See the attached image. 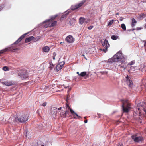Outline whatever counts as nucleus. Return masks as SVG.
<instances>
[{
	"instance_id": "1",
	"label": "nucleus",
	"mask_w": 146,
	"mask_h": 146,
	"mask_svg": "<svg viewBox=\"0 0 146 146\" xmlns=\"http://www.w3.org/2000/svg\"><path fill=\"white\" fill-rule=\"evenodd\" d=\"M113 58H115V61L123 62H125V58L124 56L121 51H119L113 56Z\"/></svg>"
},
{
	"instance_id": "2",
	"label": "nucleus",
	"mask_w": 146,
	"mask_h": 146,
	"mask_svg": "<svg viewBox=\"0 0 146 146\" xmlns=\"http://www.w3.org/2000/svg\"><path fill=\"white\" fill-rule=\"evenodd\" d=\"M57 23L56 21H53L49 19L46 20L43 22L44 27L45 28L51 27L55 26L56 25Z\"/></svg>"
},
{
	"instance_id": "3",
	"label": "nucleus",
	"mask_w": 146,
	"mask_h": 146,
	"mask_svg": "<svg viewBox=\"0 0 146 146\" xmlns=\"http://www.w3.org/2000/svg\"><path fill=\"white\" fill-rule=\"evenodd\" d=\"M137 113L140 114L143 111H145L146 110V104L145 103L138 104L137 108Z\"/></svg>"
},
{
	"instance_id": "4",
	"label": "nucleus",
	"mask_w": 146,
	"mask_h": 146,
	"mask_svg": "<svg viewBox=\"0 0 146 146\" xmlns=\"http://www.w3.org/2000/svg\"><path fill=\"white\" fill-rule=\"evenodd\" d=\"M130 104L127 100L123 101L122 105L123 110L124 112L127 113L130 108Z\"/></svg>"
},
{
	"instance_id": "5",
	"label": "nucleus",
	"mask_w": 146,
	"mask_h": 146,
	"mask_svg": "<svg viewBox=\"0 0 146 146\" xmlns=\"http://www.w3.org/2000/svg\"><path fill=\"white\" fill-rule=\"evenodd\" d=\"M131 138L135 143H138L142 141L143 140V138L141 136H138L137 134L133 135Z\"/></svg>"
},
{
	"instance_id": "6",
	"label": "nucleus",
	"mask_w": 146,
	"mask_h": 146,
	"mask_svg": "<svg viewBox=\"0 0 146 146\" xmlns=\"http://www.w3.org/2000/svg\"><path fill=\"white\" fill-rule=\"evenodd\" d=\"M102 45L104 49H103L102 50L105 52H106L107 51V49L110 47V44L108 41L106 39H105L103 43H102Z\"/></svg>"
},
{
	"instance_id": "7",
	"label": "nucleus",
	"mask_w": 146,
	"mask_h": 146,
	"mask_svg": "<svg viewBox=\"0 0 146 146\" xmlns=\"http://www.w3.org/2000/svg\"><path fill=\"white\" fill-rule=\"evenodd\" d=\"M28 115H27L23 114L21 115L20 118H19V121L20 122H25L28 119Z\"/></svg>"
},
{
	"instance_id": "8",
	"label": "nucleus",
	"mask_w": 146,
	"mask_h": 146,
	"mask_svg": "<svg viewBox=\"0 0 146 146\" xmlns=\"http://www.w3.org/2000/svg\"><path fill=\"white\" fill-rule=\"evenodd\" d=\"M69 112L68 110H66L65 111L62 110L60 113V116L63 118H66L67 116L69 117Z\"/></svg>"
},
{
	"instance_id": "9",
	"label": "nucleus",
	"mask_w": 146,
	"mask_h": 146,
	"mask_svg": "<svg viewBox=\"0 0 146 146\" xmlns=\"http://www.w3.org/2000/svg\"><path fill=\"white\" fill-rule=\"evenodd\" d=\"M64 64L65 62L64 61H62L59 63L57 65H56L55 69L57 71H58L62 68L64 67Z\"/></svg>"
},
{
	"instance_id": "10",
	"label": "nucleus",
	"mask_w": 146,
	"mask_h": 146,
	"mask_svg": "<svg viewBox=\"0 0 146 146\" xmlns=\"http://www.w3.org/2000/svg\"><path fill=\"white\" fill-rule=\"evenodd\" d=\"M19 76L22 80L25 79L28 77V74L26 72V70H23V72L20 73Z\"/></svg>"
},
{
	"instance_id": "11",
	"label": "nucleus",
	"mask_w": 146,
	"mask_h": 146,
	"mask_svg": "<svg viewBox=\"0 0 146 146\" xmlns=\"http://www.w3.org/2000/svg\"><path fill=\"white\" fill-rule=\"evenodd\" d=\"M126 82L130 87H131L133 86V82L131 79L130 77H129L127 75L126 77Z\"/></svg>"
},
{
	"instance_id": "12",
	"label": "nucleus",
	"mask_w": 146,
	"mask_h": 146,
	"mask_svg": "<svg viewBox=\"0 0 146 146\" xmlns=\"http://www.w3.org/2000/svg\"><path fill=\"white\" fill-rule=\"evenodd\" d=\"M86 0H83L80 3L77 4L74 6V8H72V10L76 9L81 6H82L86 2Z\"/></svg>"
},
{
	"instance_id": "13",
	"label": "nucleus",
	"mask_w": 146,
	"mask_h": 146,
	"mask_svg": "<svg viewBox=\"0 0 146 146\" xmlns=\"http://www.w3.org/2000/svg\"><path fill=\"white\" fill-rule=\"evenodd\" d=\"M66 40L68 42L71 43L74 42V39L73 38L72 36L69 35L66 37Z\"/></svg>"
},
{
	"instance_id": "14",
	"label": "nucleus",
	"mask_w": 146,
	"mask_h": 146,
	"mask_svg": "<svg viewBox=\"0 0 146 146\" xmlns=\"http://www.w3.org/2000/svg\"><path fill=\"white\" fill-rule=\"evenodd\" d=\"M70 112L73 115L74 118L76 119L78 117V119H79L80 118H81V117L78 116V115L72 110H71Z\"/></svg>"
},
{
	"instance_id": "15",
	"label": "nucleus",
	"mask_w": 146,
	"mask_h": 146,
	"mask_svg": "<svg viewBox=\"0 0 146 146\" xmlns=\"http://www.w3.org/2000/svg\"><path fill=\"white\" fill-rule=\"evenodd\" d=\"M34 39H35V38L33 36L29 37L28 38H27L25 39V42L26 43H28L31 40H33Z\"/></svg>"
},
{
	"instance_id": "16",
	"label": "nucleus",
	"mask_w": 146,
	"mask_h": 146,
	"mask_svg": "<svg viewBox=\"0 0 146 146\" xmlns=\"http://www.w3.org/2000/svg\"><path fill=\"white\" fill-rule=\"evenodd\" d=\"M85 19L83 17H80L79 19V23L81 25H82L85 22Z\"/></svg>"
},
{
	"instance_id": "17",
	"label": "nucleus",
	"mask_w": 146,
	"mask_h": 146,
	"mask_svg": "<svg viewBox=\"0 0 146 146\" xmlns=\"http://www.w3.org/2000/svg\"><path fill=\"white\" fill-rule=\"evenodd\" d=\"M42 50L44 52H47L49 51L50 48L48 46H46L43 48Z\"/></svg>"
},
{
	"instance_id": "18",
	"label": "nucleus",
	"mask_w": 146,
	"mask_h": 146,
	"mask_svg": "<svg viewBox=\"0 0 146 146\" xmlns=\"http://www.w3.org/2000/svg\"><path fill=\"white\" fill-rule=\"evenodd\" d=\"M131 26L132 27H134L135 26V24L136 23L137 21L134 18H132L131 19Z\"/></svg>"
},
{
	"instance_id": "19",
	"label": "nucleus",
	"mask_w": 146,
	"mask_h": 146,
	"mask_svg": "<svg viewBox=\"0 0 146 146\" xmlns=\"http://www.w3.org/2000/svg\"><path fill=\"white\" fill-rule=\"evenodd\" d=\"M80 76L81 77H83L85 76L87 77L88 76V74H87V73L86 72H83L81 73L80 74Z\"/></svg>"
},
{
	"instance_id": "20",
	"label": "nucleus",
	"mask_w": 146,
	"mask_h": 146,
	"mask_svg": "<svg viewBox=\"0 0 146 146\" xmlns=\"http://www.w3.org/2000/svg\"><path fill=\"white\" fill-rule=\"evenodd\" d=\"M2 84L6 86H10L13 85V84L11 82H2Z\"/></svg>"
},
{
	"instance_id": "21",
	"label": "nucleus",
	"mask_w": 146,
	"mask_h": 146,
	"mask_svg": "<svg viewBox=\"0 0 146 146\" xmlns=\"http://www.w3.org/2000/svg\"><path fill=\"white\" fill-rule=\"evenodd\" d=\"M129 67H130V69H129L128 71L129 73H132L133 72V71H135V67L132 66H129Z\"/></svg>"
},
{
	"instance_id": "22",
	"label": "nucleus",
	"mask_w": 146,
	"mask_h": 146,
	"mask_svg": "<svg viewBox=\"0 0 146 146\" xmlns=\"http://www.w3.org/2000/svg\"><path fill=\"white\" fill-rule=\"evenodd\" d=\"M56 109H57V108L56 107H53V109L54 110H52V114L54 115H56L57 114V111H56H56L55 110Z\"/></svg>"
},
{
	"instance_id": "23",
	"label": "nucleus",
	"mask_w": 146,
	"mask_h": 146,
	"mask_svg": "<svg viewBox=\"0 0 146 146\" xmlns=\"http://www.w3.org/2000/svg\"><path fill=\"white\" fill-rule=\"evenodd\" d=\"M115 59L113 58V56L111 59H109L108 60L109 62H117V61H115Z\"/></svg>"
},
{
	"instance_id": "24",
	"label": "nucleus",
	"mask_w": 146,
	"mask_h": 146,
	"mask_svg": "<svg viewBox=\"0 0 146 146\" xmlns=\"http://www.w3.org/2000/svg\"><path fill=\"white\" fill-rule=\"evenodd\" d=\"M49 63L50 64L49 68L50 70H51L53 68V67H54V66L53 64L52 63V62L51 61L49 62Z\"/></svg>"
},
{
	"instance_id": "25",
	"label": "nucleus",
	"mask_w": 146,
	"mask_h": 146,
	"mask_svg": "<svg viewBox=\"0 0 146 146\" xmlns=\"http://www.w3.org/2000/svg\"><path fill=\"white\" fill-rule=\"evenodd\" d=\"M57 16V15H56L54 16H52L50 17V19H49V20H50L52 21L54 20Z\"/></svg>"
},
{
	"instance_id": "26",
	"label": "nucleus",
	"mask_w": 146,
	"mask_h": 146,
	"mask_svg": "<svg viewBox=\"0 0 146 146\" xmlns=\"http://www.w3.org/2000/svg\"><path fill=\"white\" fill-rule=\"evenodd\" d=\"M118 38V36L116 35H112L111 37V38L114 40H117Z\"/></svg>"
},
{
	"instance_id": "27",
	"label": "nucleus",
	"mask_w": 146,
	"mask_h": 146,
	"mask_svg": "<svg viewBox=\"0 0 146 146\" xmlns=\"http://www.w3.org/2000/svg\"><path fill=\"white\" fill-rule=\"evenodd\" d=\"M114 21V20H113L110 21L109 23H108V26H111L113 24Z\"/></svg>"
},
{
	"instance_id": "28",
	"label": "nucleus",
	"mask_w": 146,
	"mask_h": 146,
	"mask_svg": "<svg viewBox=\"0 0 146 146\" xmlns=\"http://www.w3.org/2000/svg\"><path fill=\"white\" fill-rule=\"evenodd\" d=\"M66 110H68L69 111L70 110V111L71 110H72L71 108L69 106V105L67 104L66 105Z\"/></svg>"
},
{
	"instance_id": "29",
	"label": "nucleus",
	"mask_w": 146,
	"mask_h": 146,
	"mask_svg": "<svg viewBox=\"0 0 146 146\" xmlns=\"http://www.w3.org/2000/svg\"><path fill=\"white\" fill-rule=\"evenodd\" d=\"M121 27L124 30H126V26L124 24H122L121 25Z\"/></svg>"
},
{
	"instance_id": "30",
	"label": "nucleus",
	"mask_w": 146,
	"mask_h": 146,
	"mask_svg": "<svg viewBox=\"0 0 146 146\" xmlns=\"http://www.w3.org/2000/svg\"><path fill=\"white\" fill-rule=\"evenodd\" d=\"M135 62L133 61L131 62L127 66V68L128 67H129V66H131V65L133 64Z\"/></svg>"
},
{
	"instance_id": "31",
	"label": "nucleus",
	"mask_w": 146,
	"mask_h": 146,
	"mask_svg": "<svg viewBox=\"0 0 146 146\" xmlns=\"http://www.w3.org/2000/svg\"><path fill=\"white\" fill-rule=\"evenodd\" d=\"M27 35V34H25L21 36L19 38V40H22L23 38L26 35Z\"/></svg>"
},
{
	"instance_id": "32",
	"label": "nucleus",
	"mask_w": 146,
	"mask_h": 146,
	"mask_svg": "<svg viewBox=\"0 0 146 146\" xmlns=\"http://www.w3.org/2000/svg\"><path fill=\"white\" fill-rule=\"evenodd\" d=\"M67 15L66 14H64V15H62L60 18L61 20L62 21L63 20V19H64V18H66Z\"/></svg>"
},
{
	"instance_id": "33",
	"label": "nucleus",
	"mask_w": 146,
	"mask_h": 146,
	"mask_svg": "<svg viewBox=\"0 0 146 146\" xmlns=\"http://www.w3.org/2000/svg\"><path fill=\"white\" fill-rule=\"evenodd\" d=\"M40 36H38L36 38H35V39H33V40L34 41V42H36L40 38Z\"/></svg>"
},
{
	"instance_id": "34",
	"label": "nucleus",
	"mask_w": 146,
	"mask_h": 146,
	"mask_svg": "<svg viewBox=\"0 0 146 146\" xmlns=\"http://www.w3.org/2000/svg\"><path fill=\"white\" fill-rule=\"evenodd\" d=\"M3 70L6 71L8 70V68L7 66H5L3 67Z\"/></svg>"
},
{
	"instance_id": "35",
	"label": "nucleus",
	"mask_w": 146,
	"mask_h": 146,
	"mask_svg": "<svg viewBox=\"0 0 146 146\" xmlns=\"http://www.w3.org/2000/svg\"><path fill=\"white\" fill-rule=\"evenodd\" d=\"M140 16L142 18H143L146 16V15L145 14L143 13L142 14L140 15Z\"/></svg>"
},
{
	"instance_id": "36",
	"label": "nucleus",
	"mask_w": 146,
	"mask_h": 146,
	"mask_svg": "<svg viewBox=\"0 0 146 146\" xmlns=\"http://www.w3.org/2000/svg\"><path fill=\"white\" fill-rule=\"evenodd\" d=\"M53 60H55V56L56 55V54L55 52H54L53 53Z\"/></svg>"
},
{
	"instance_id": "37",
	"label": "nucleus",
	"mask_w": 146,
	"mask_h": 146,
	"mask_svg": "<svg viewBox=\"0 0 146 146\" xmlns=\"http://www.w3.org/2000/svg\"><path fill=\"white\" fill-rule=\"evenodd\" d=\"M90 21V20L89 19H85V22L86 23H88Z\"/></svg>"
},
{
	"instance_id": "38",
	"label": "nucleus",
	"mask_w": 146,
	"mask_h": 146,
	"mask_svg": "<svg viewBox=\"0 0 146 146\" xmlns=\"http://www.w3.org/2000/svg\"><path fill=\"white\" fill-rule=\"evenodd\" d=\"M93 27V26H90L88 28V29L89 30H90L92 29Z\"/></svg>"
},
{
	"instance_id": "39",
	"label": "nucleus",
	"mask_w": 146,
	"mask_h": 146,
	"mask_svg": "<svg viewBox=\"0 0 146 146\" xmlns=\"http://www.w3.org/2000/svg\"><path fill=\"white\" fill-rule=\"evenodd\" d=\"M47 104V103L46 102H44L42 104V106H45Z\"/></svg>"
},
{
	"instance_id": "40",
	"label": "nucleus",
	"mask_w": 146,
	"mask_h": 146,
	"mask_svg": "<svg viewBox=\"0 0 146 146\" xmlns=\"http://www.w3.org/2000/svg\"><path fill=\"white\" fill-rule=\"evenodd\" d=\"M141 29H142V28L141 27H137L136 29V30H141Z\"/></svg>"
},
{
	"instance_id": "41",
	"label": "nucleus",
	"mask_w": 146,
	"mask_h": 146,
	"mask_svg": "<svg viewBox=\"0 0 146 146\" xmlns=\"http://www.w3.org/2000/svg\"><path fill=\"white\" fill-rule=\"evenodd\" d=\"M123 19V18L122 17H121L120 18V20L121 21H122Z\"/></svg>"
},
{
	"instance_id": "42",
	"label": "nucleus",
	"mask_w": 146,
	"mask_h": 146,
	"mask_svg": "<svg viewBox=\"0 0 146 146\" xmlns=\"http://www.w3.org/2000/svg\"><path fill=\"white\" fill-rule=\"evenodd\" d=\"M76 73L78 74V75L79 76H80V74H79V73L78 72H76Z\"/></svg>"
},
{
	"instance_id": "43",
	"label": "nucleus",
	"mask_w": 146,
	"mask_h": 146,
	"mask_svg": "<svg viewBox=\"0 0 146 146\" xmlns=\"http://www.w3.org/2000/svg\"><path fill=\"white\" fill-rule=\"evenodd\" d=\"M84 122L85 123H87V120L86 119L84 121Z\"/></svg>"
},
{
	"instance_id": "44",
	"label": "nucleus",
	"mask_w": 146,
	"mask_h": 146,
	"mask_svg": "<svg viewBox=\"0 0 146 146\" xmlns=\"http://www.w3.org/2000/svg\"><path fill=\"white\" fill-rule=\"evenodd\" d=\"M123 145L122 144H119L117 146H122Z\"/></svg>"
},
{
	"instance_id": "45",
	"label": "nucleus",
	"mask_w": 146,
	"mask_h": 146,
	"mask_svg": "<svg viewBox=\"0 0 146 146\" xmlns=\"http://www.w3.org/2000/svg\"><path fill=\"white\" fill-rule=\"evenodd\" d=\"M61 109H62V108L61 107H60L58 108V110H61Z\"/></svg>"
},
{
	"instance_id": "46",
	"label": "nucleus",
	"mask_w": 146,
	"mask_h": 146,
	"mask_svg": "<svg viewBox=\"0 0 146 146\" xmlns=\"http://www.w3.org/2000/svg\"><path fill=\"white\" fill-rule=\"evenodd\" d=\"M39 110H37V112L38 113V112H39Z\"/></svg>"
},
{
	"instance_id": "47",
	"label": "nucleus",
	"mask_w": 146,
	"mask_h": 146,
	"mask_svg": "<svg viewBox=\"0 0 146 146\" xmlns=\"http://www.w3.org/2000/svg\"><path fill=\"white\" fill-rule=\"evenodd\" d=\"M2 8H0V11L2 10Z\"/></svg>"
},
{
	"instance_id": "48",
	"label": "nucleus",
	"mask_w": 146,
	"mask_h": 146,
	"mask_svg": "<svg viewBox=\"0 0 146 146\" xmlns=\"http://www.w3.org/2000/svg\"><path fill=\"white\" fill-rule=\"evenodd\" d=\"M144 27L145 28H146V24L145 25Z\"/></svg>"
},
{
	"instance_id": "49",
	"label": "nucleus",
	"mask_w": 146,
	"mask_h": 146,
	"mask_svg": "<svg viewBox=\"0 0 146 146\" xmlns=\"http://www.w3.org/2000/svg\"><path fill=\"white\" fill-rule=\"evenodd\" d=\"M101 116L100 115V116H98V117L99 118H100L101 117Z\"/></svg>"
},
{
	"instance_id": "50",
	"label": "nucleus",
	"mask_w": 146,
	"mask_h": 146,
	"mask_svg": "<svg viewBox=\"0 0 146 146\" xmlns=\"http://www.w3.org/2000/svg\"><path fill=\"white\" fill-rule=\"evenodd\" d=\"M116 15H119V13H116V14H115Z\"/></svg>"
},
{
	"instance_id": "51",
	"label": "nucleus",
	"mask_w": 146,
	"mask_h": 146,
	"mask_svg": "<svg viewBox=\"0 0 146 146\" xmlns=\"http://www.w3.org/2000/svg\"><path fill=\"white\" fill-rule=\"evenodd\" d=\"M41 146H44V145H41Z\"/></svg>"
},
{
	"instance_id": "52",
	"label": "nucleus",
	"mask_w": 146,
	"mask_h": 146,
	"mask_svg": "<svg viewBox=\"0 0 146 146\" xmlns=\"http://www.w3.org/2000/svg\"><path fill=\"white\" fill-rule=\"evenodd\" d=\"M121 67H122V68H124V66H121Z\"/></svg>"
},
{
	"instance_id": "53",
	"label": "nucleus",
	"mask_w": 146,
	"mask_h": 146,
	"mask_svg": "<svg viewBox=\"0 0 146 146\" xmlns=\"http://www.w3.org/2000/svg\"><path fill=\"white\" fill-rule=\"evenodd\" d=\"M82 56H84V55H83Z\"/></svg>"
},
{
	"instance_id": "54",
	"label": "nucleus",
	"mask_w": 146,
	"mask_h": 146,
	"mask_svg": "<svg viewBox=\"0 0 146 146\" xmlns=\"http://www.w3.org/2000/svg\"><path fill=\"white\" fill-rule=\"evenodd\" d=\"M84 118H85V119L86 118V117H84Z\"/></svg>"
},
{
	"instance_id": "55",
	"label": "nucleus",
	"mask_w": 146,
	"mask_h": 146,
	"mask_svg": "<svg viewBox=\"0 0 146 146\" xmlns=\"http://www.w3.org/2000/svg\"><path fill=\"white\" fill-rule=\"evenodd\" d=\"M145 44H146V41H145Z\"/></svg>"
},
{
	"instance_id": "56",
	"label": "nucleus",
	"mask_w": 146,
	"mask_h": 146,
	"mask_svg": "<svg viewBox=\"0 0 146 146\" xmlns=\"http://www.w3.org/2000/svg\"><path fill=\"white\" fill-rule=\"evenodd\" d=\"M145 21H146V19H145Z\"/></svg>"
}]
</instances>
